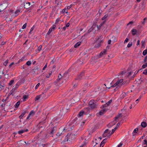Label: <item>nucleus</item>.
<instances>
[{"instance_id":"1","label":"nucleus","mask_w":147,"mask_h":147,"mask_svg":"<svg viewBox=\"0 0 147 147\" xmlns=\"http://www.w3.org/2000/svg\"><path fill=\"white\" fill-rule=\"evenodd\" d=\"M120 116V115L119 114L115 118L114 120L107 125V126L109 128H110L115 125L116 123L117 122V120L118 119L119 117Z\"/></svg>"},{"instance_id":"2","label":"nucleus","mask_w":147,"mask_h":147,"mask_svg":"<svg viewBox=\"0 0 147 147\" xmlns=\"http://www.w3.org/2000/svg\"><path fill=\"white\" fill-rule=\"evenodd\" d=\"M67 129L65 127H64L63 129L61 127L59 128V131L57 133L56 135L57 136L59 137L61 135L64 134L66 131Z\"/></svg>"},{"instance_id":"3","label":"nucleus","mask_w":147,"mask_h":147,"mask_svg":"<svg viewBox=\"0 0 147 147\" xmlns=\"http://www.w3.org/2000/svg\"><path fill=\"white\" fill-rule=\"evenodd\" d=\"M56 129L57 127H54L51 128V131L49 132L50 134V136L53 137V134L56 132Z\"/></svg>"},{"instance_id":"4","label":"nucleus","mask_w":147,"mask_h":147,"mask_svg":"<svg viewBox=\"0 0 147 147\" xmlns=\"http://www.w3.org/2000/svg\"><path fill=\"white\" fill-rule=\"evenodd\" d=\"M107 110L105 108L102 109L98 113H97V115H103L107 111Z\"/></svg>"},{"instance_id":"5","label":"nucleus","mask_w":147,"mask_h":147,"mask_svg":"<svg viewBox=\"0 0 147 147\" xmlns=\"http://www.w3.org/2000/svg\"><path fill=\"white\" fill-rule=\"evenodd\" d=\"M30 3L29 2H25L24 3V7L25 8H26V9L30 7Z\"/></svg>"},{"instance_id":"6","label":"nucleus","mask_w":147,"mask_h":147,"mask_svg":"<svg viewBox=\"0 0 147 147\" xmlns=\"http://www.w3.org/2000/svg\"><path fill=\"white\" fill-rule=\"evenodd\" d=\"M20 12V10L19 9H18L16 11L14 12L13 13L12 15L14 17L17 16L19 15Z\"/></svg>"},{"instance_id":"7","label":"nucleus","mask_w":147,"mask_h":147,"mask_svg":"<svg viewBox=\"0 0 147 147\" xmlns=\"http://www.w3.org/2000/svg\"><path fill=\"white\" fill-rule=\"evenodd\" d=\"M6 7L4 4H2L0 5V12L3 11Z\"/></svg>"},{"instance_id":"8","label":"nucleus","mask_w":147,"mask_h":147,"mask_svg":"<svg viewBox=\"0 0 147 147\" xmlns=\"http://www.w3.org/2000/svg\"><path fill=\"white\" fill-rule=\"evenodd\" d=\"M84 76V73L82 72L78 76L77 80H80L82 79L83 78H84L83 77Z\"/></svg>"},{"instance_id":"9","label":"nucleus","mask_w":147,"mask_h":147,"mask_svg":"<svg viewBox=\"0 0 147 147\" xmlns=\"http://www.w3.org/2000/svg\"><path fill=\"white\" fill-rule=\"evenodd\" d=\"M126 72L125 71H123L121 72L118 74V76H120V78L122 77L123 76H125Z\"/></svg>"},{"instance_id":"10","label":"nucleus","mask_w":147,"mask_h":147,"mask_svg":"<svg viewBox=\"0 0 147 147\" xmlns=\"http://www.w3.org/2000/svg\"><path fill=\"white\" fill-rule=\"evenodd\" d=\"M109 130L108 129H106L103 135V136L104 137H105L107 136L108 137V136H109V134H107V133L109 132Z\"/></svg>"},{"instance_id":"11","label":"nucleus","mask_w":147,"mask_h":147,"mask_svg":"<svg viewBox=\"0 0 147 147\" xmlns=\"http://www.w3.org/2000/svg\"><path fill=\"white\" fill-rule=\"evenodd\" d=\"M117 129V127H115L114 129H112V132L111 133H110V131L109 132V136H108V137L109 138L110 137L111 135L112 134H113L114 133V132Z\"/></svg>"},{"instance_id":"12","label":"nucleus","mask_w":147,"mask_h":147,"mask_svg":"<svg viewBox=\"0 0 147 147\" xmlns=\"http://www.w3.org/2000/svg\"><path fill=\"white\" fill-rule=\"evenodd\" d=\"M17 89L13 88L10 92V94L13 96L14 94H15V92L17 91Z\"/></svg>"},{"instance_id":"13","label":"nucleus","mask_w":147,"mask_h":147,"mask_svg":"<svg viewBox=\"0 0 147 147\" xmlns=\"http://www.w3.org/2000/svg\"><path fill=\"white\" fill-rule=\"evenodd\" d=\"M102 40H101L99 43H98L97 45H95V47L96 48H97L101 46V43H102Z\"/></svg>"},{"instance_id":"14","label":"nucleus","mask_w":147,"mask_h":147,"mask_svg":"<svg viewBox=\"0 0 147 147\" xmlns=\"http://www.w3.org/2000/svg\"><path fill=\"white\" fill-rule=\"evenodd\" d=\"M90 107L91 108V109H93L96 108L97 105L95 103H94L90 106Z\"/></svg>"},{"instance_id":"15","label":"nucleus","mask_w":147,"mask_h":147,"mask_svg":"<svg viewBox=\"0 0 147 147\" xmlns=\"http://www.w3.org/2000/svg\"><path fill=\"white\" fill-rule=\"evenodd\" d=\"M42 94H41L38 96H37L35 98V100H38L40 98H42Z\"/></svg>"},{"instance_id":"16","label":"nucleus","mask_w":147,"mask_h":147,"mask_svg":"<svg viewBox=\"0 0 147 147\" xmlns=\"http://www.w3.org/2000/svg\"><path fill=\"white\" fill-rule=\"evenodd\" d=\"M106 141V139L104 140L101 142L100 144V147H103Z\"/></svg>"},{"instance_id":"17","label":"nucleus","mask_w":147,"mask_h":147,"mask_svg":"<svg viewBox=\"0 0 147 147\" xmlns=\"http://www.w3.org/2000/svg\"><path fill=\"white\" fill-rule=\"evenodd\" d=\"M28 131V129H24V130H20L18 132V133L19 134H21L25 132H27Z\"/></svg>"},{"instance_id":"18","label":"nucleus","mask_w":147,"mask_h":147,"mask_svg":"<svg viewBox=\"0 0 147 147\" xmlns=\"http://www.w3.org/2000/svg\"><path fill=\"white\" fill-rule=\"evenodd\" d=\"M127 94V93H126L125 92L122 93L121 95L120 98L122 99L124 98L126 96Z\"/></svg>"},{"instance_id":"19","label":"nucleus","mask_w":147,"mask_h":147,"mask_svg":"<svg viewBox=\"0 0 147 147\" xmlns=\"http://www.w3.org/2000/svg\"><path fill=\"white\" fill-rule=\"evenodd\" d=\"M84 110H82L80 111L78 114V116L80 117L83 115V114L84 113Z\"/></svg>"},{"instance_id":"20","label":"nucleus","mask_w":147,"mask_h":147,"mask_svg":"<svg viewBox=\"0 0 147 147\" xmlns=\"http://www.w3.org/2000/svg\"><path fill=\"white\" fill-rule=\"evenodd\" d=\"M81 42H77L74 45V47L76 48L79 47L81 44Z\"/></svg>"},{"instance_id":"21","label":"nucleus","mask_w":147,"mask_h":147,"mask_svg":"<svg viewBox=\"0 0 147 147\" xmlns=\"http://www.w3.org/2000/svg\"><path fill=\"white\" fill-rule=\"evenodd\" d=\"M20 85V83L18 82L16 84L13 86V88L17 89V88H18L19 86Z\"/></svg>"},{"instance_id":"22","label":"nucleus","mask_w":147,"mask_h":147,"mask_svg":"<svg viewBox=\"0 0 147 147\" xmlns=\"http://www.w3.org/2000/svg\"><path fill=\"white\" fill-rule=\"evenodd\" d=\"M141 126L143 127H146L147 124L146 122H143L141 123Z\"/></svg>"},{"instance_id":"23","label":"nucleus","mask_w":147,"mask_h":147,"mask_svg":"<svg viewBox=\"0 0 147 147\" xmlns=\"http://www.w3.org/2000/svg\"><path fill=\"white\" fill-rule=\"evenodd\" d=\"M5 86L4 84H2V82H0V88H1V90H2L4 89V87Z\"/></svg>"},{"instance_id":"24","label":"nucleus","mask_w":147,"mask_h":147,"mask_svg":"<svg viewBox=\"0 0 147 147\" xmlns=\"http://www.w3.org/2000/svg\"><path fill=\"white\" fill-rule=\"evenodd\" d=\"M131 32H132V34L133 35H135L137 32V30L135 29H133L132 30Z\"/></svg>"},{"instance_id":"25","label":"nucleus","mask_w":147,"mask_h":147,"mask_svg":"<svg viewBox=\"0 0 147 147\" xmlns=\"http://www.w3.org/2000/svg\"><path fill=\"white\" fill-rule=\"evenodd\" d=\"M94 102L95 101L94 100H91L88 103V105L89 106H90L91 105L94 103Z\"/></svg>"},{"instance_id":"26","label":"nucleus","mask_w":147,"mask_h":147,"mask_svg":"<svg viewBox=\"0 0 147 147\" xmlns=\"http://www.w3.org/2000/svg\"><path fill=\"white\" fill-rule=\"evenodd\" d=\"M20 101H18L17 102L16 104L15 105V107L16 108H17L18 107V106L20 105Z\"/></svg>"},{"instance_id":"27","label":"nucleus","mask_w":147,"mask_h":147,"mask_svg":"<svg viewBox=\"0 0 147 147\" xmlns=\"http://www.w3.org/2000/svg\"><path fill=\"white\" fill-rule=\"evenodd\" d=\"M123 79H121L120 80H118L116 82L118 85L121 84L123 82Z\"/></svg>"},{"instance_id":"28","label":"nucleus","mask_w":147,"mask_h":147,"mask_svg":"<svg viewBox=\"0 0 147 147\" xmlns=\"http://www.w3.org/2000/svg\"><path fill=\"white\" fill-rule=\"evenodd\" d=\"M108 105L106 103L105 104L102 105L100 107L101 108H106L108 107Z\"/></svg>"},{"instance_id":"29","label":"nucleus","mask_w":147,"mask_h":147,"mask_svg":"<svg viewBox=\"0 0 147 147\" xmlns=\"http://www.w3.org/2000/svg\"><path fill=\"white\" fill-rule=\"evenodd\" d=\"M105 22V21L104 22H103L102 23L99 25V26H97V28L98 29H100V27L103 25V24Z\"/></svg>"},{"instance_id":"30","label":"nucleus","mask_w":147,"mask_h":147,"mask_svg":"<svg viewBox=\"0 0 147 147\" xmlns=\"http://www.w3.org/2000/svg\"><path fill=\"white\" fill-rule=\"evenodd\" d=\"M132 42H129L128 44L127 47L128 48L130 47L132 45Z\"/></svg>"},{"instance_id":"31","label":"nucleus","mask_w":147,"mask_h":147,"mask_svg":"<svg viewBox=\"0 0 147 147\" xmlns=\"http://www.w3.org/2000/svg\"><path fill=\"white\" fill-rule=\"evenodd\" d=\"M142 47H145V42L144 41L142 40Z\"/></svg>"},{"instance_id":"32","label":"nucleus","mask_w":147,"mask_h":147,"mask_svg":"<svg viewBox=\"0 0 147 147\" xmlns=\"http://www.w3.org/2000/svg\"><path fill=\"white\" fill-rule=\"evenodd\" d=\"M147 145V140H144L142 143V145Z\"/></svg>"},{"instance_id":"33","label":"nucleus","mask_w":147,"mask_h":147,"mask_svg":"<svg viewBox=\"0 0 147 147\" xmlns=\"http://www.w3.org/2000/svg\"><path fill=\"white\" fill-rule=\"evenodd\" d=\"M50 136V134L49 132L47 134H45V138H47L49 136Z\"/></svg>"},{"instance_id":"34","label":"nucleus","mask_w":147,"mask_h":147,"mask_svg":"<svg viewBox=\"0 0 147 147\" xmlns=\"http://www.w3.org/2000/svg\"><path fill=\"white\" fill-rule=\"evenodd\" d=\"M112 99L110 100L108 102H107L106 103L108 106H109V105H110L112 102Z\"/></svg>"},{"instance_id":"35","label":"nucleus","mask_w":147,"mask_h":147,"mask_svg":"<svg viewBox=\"0 0 147 147\" xmlns=\"http://www.w3.org/2000/svg\"><path fill=\"white\" fill-rule=\"evenodd\" d=\"M147 53V49L144 50L143 52V55L144 56Z\"/></svg>"},{"instance_id":"36","label":"nucleus","mask_w":147,"mask_h":147,"mask_svg":"<svg viewBox=\"0 0 147 147\" xmlns=\"http://www.w3.org/2000/svg\"><path fill=\"white\" fill-rule=\"evenodd\" d=\"M28 97L26 95H24L23 96V101H24L26 100V99Z\"/></svg>"},{"instance_id":"37","label":"nucleus","mask_w":147,"mask_h":147,"mask_svg":"<svg viewBox=\"0 0 147 147\" xmlns=\"http://www.w3.org/2000/svg\"><path fill=\"white\" fill-rule=\"evenodd\" d=\"M108 15L107 14H106L105 15V16L103 17L102 18V20H105V19L107 18V17H108Z\"/></svg>"},{"instance_id":"38","label":"nucleus","mask_w":147,"mask_h":147,"mask_svg":"<svg viewBox=\"0 0 147 147\" xmlns=\"http://www.w3.org/2000/svg\"><path fill=\"white\" fill-rule=\"evenodd\" d=\"M14 80H11L10 82L8 84L9 85V86H11V85H12L13 84V83L14 82Z\"/></svg>"},{"instance_id":"39","label":"nucleus","mask_w":147,"mask_h":147,"mask_svg":"<svg viewBox=\"0 0 147 147\" xmlns=\"http://www.w3.org/2000/svg\"><path fill=\"white\" fill-rule=\"evenodd\" d=\"M52 31V28H50L49 30V31L48 32H47V34H48V35H49V34L50 33H51V32Z\"/></svg>"},{"instance_id":"40","label":"nucleus","mask_w":147,"mask_h":147,"mask_svg":"<svg viewBox=\"0 0 147 147\" xmlns=\"http://www.w3.org/2000/svg\"><path fill=\"white\" fill-rule=\"evenodd\" d=\"M147 66V63H146L143 64L142 66V67L143 68H145Z\"/></svg>"},{"instance_id":"41","label":"nucleus","mask_w":147,"mask_h":147,"mask_svg":"<svg viewBox=\"0 0 147 147\" xmlns=\"http://www.w3.org/2000/svg\"><path fill=\"white\" fill-rule=\"evenodd\" d=\"M31 62L30 61H28L26 63V64L28 66H29L31 65Z\"/></svg>"},{"instance_id":"42","label":"nucleus","mask_w":147,"mask_h":147,"mask_svg":"<svg viewBox=\"0 0 147 147\" xmlns=\"http://www.w3.org/2000/svg\"><path fill=\"white\" fill-rule=\"evenodd\" d=\"M143 74L144 75H146L147 74V69H145L143 72Z\"/></svg>"},{"instance_id":"43","label":"nucleus","mask_w":147,"mask_h":147,"mask_svg":"<svg viewBox=\"0 0 147 147\" xmlns=\"http://www.w3.org/2000/svg\"><path fill=\"white\" fill-rule=\"evenodd\" d=\"M94 28V27H93V26H92L91 27V28L88 30V32H90Z\"/></svg>"},{"instance_id":"44","label":"nucleus","mask_w":147,"mask_h":147,"mask_svg":"<svg viewBox=\"0 0 147 147\" xmlns=\"http://www.w3.org/2000/svg\"><path fill=\"white\" fill-rule=\"evenodd\" d=\"M8 63V60H7L5 61L3 63V64L5 66H6L7 64Z\"/></svg>"},{"instance_id":"45","label":"nucleus","mask_w":147,"mask_h":147,"mask_svg":"<svg viewBox=\"0 0 147 147\" xmlns=\"http://www.w3.org/2000/svg\"><path fill=\"white\" fill-rule=\"evenodd\" d=\"M42 46L41 45H40L38 48V51H40L42 49Z\"/></svg>"},{"instance_id":"46","label":"nucleus","mask_w":147,"mask_h":147,"mask_svg":"<svg viewBox=\"0 0 147 147\" xmlns=\"http://www.w3.org/2000/svg\"><path fill=\"white\" fill-rule=\"evenodd\" d=\"M62 12L63 13L64 12H65L66 13H68L67 9H63L62 11Z\"/></svg>"},{"instance_id":"47","label":"nucleus","mask_w":147,"mask_h":147,"mask_svg":"<svg viewBox=\"0 0 147 147\" xmlns=\"http://www.w3.org/2000/svg\"><path fill=\"white\" fill-rule=\"evenodd\" d=\"M138 128H136L133 131V133H136L137 132V131H138Z\"/></svg>"},{"instance_id":"48","label":"nucleus","mask_w":147,"mask_h":147,"mask_svg":"<svg viewBox=\"0 0 147 147\" xmlns=\"http://www.w3.org/2000/svg\"><path fill=\"white\" fill-rule=\"evenodd\" d=\"M26 112L25 111H24L23 112L21 115V117H22L25 114Z\"/></svg>"},{"instance_id":"49","label":"nucleus","mask_w":147,"mask_h":147,"mask_svg":"<svg viewBox=\"0 0 147 147\" xmlns=\"http://www.w3.org/2000/svg\"><path fill=\"white\" fill-rule=\"evenodd\" d=\"M51 74L52 72H51V73H49V75H47L46 76V77L47 78H49L50 77V76L51 75Z\"/></svg>"},{"instance_id":"50","label":"nucleus","mask_w":147,"mask_h":147,"mask_svg":"<svg viewBox=\"0 0 147 147\" xmlns=\"http://www.w3.org/2000/svg\"><path fill=\"white\" fill-rule=\"evenodd\" d=\"M68 135L67 136H66L65 139L64 140V141H63L64 142H65L66 141H68Z\"/></svg>"},{"instance_id":"51","label":"nucleus","mask_w":147,"mask_h":147,"mask_svg":"<svg viewBox=\"0 0 147 147\" xmlns=\"http://www.w3.org/2000/svg\"><path fill=\"white\" fill-rule=\"evenodd\" d=\"M14 64V62L11 63L9 66V68H10L12 65H13Z\"/></svg>"},{"instance_id":"52","label":"nucleus","mask_w":147,"mask_h":147,"mask_svg":"<svg viewBox=\"0 0 147 147\" xmlns=\"http://www.w3.org/2000/svg\"><path fill=\"white\" fill-rule=\"evenodd\" d=\"M86 143L84 142V143L82 144L79 147H83V146L86 144Z\"/></svg>"},{"instance_id":"53","label":"nucleus","mask_w":147,"mask_h":147,"mask_svg":"<svg viewBox=\"0 0 147 147\" xmlns=\"http://www.w3.org/2000/svg\"><path fill=\"white\" fill-rule=\"evenodd\" d=\"M144 62H146L147 61V56H146L143 60Z\"/></svg>"},{"instance_id":"54","label":"nucleus","mask_w":147,"mask_h":147,"mask_svg":"<svg viewBox=\"0 0 147 147\" xmlns=\"http://www.w3.org/2000/svg\"><path fill=\"white\" fill-rule=\"evenodd\" d=\"M26 23H25L23 26L22 27V28L23 29H25L26 28Z\"/></svg>"},{"instance_id":"55","label":"nucleus","mask_w":147,"mask_h":147,"mask_svg":"<svg viewBox=\"0 0 147 147\" xmlns=\"http://www.w3.org/2000/svg\"><path fill=\"white\" fill-rule=\"evenodd\" d=\"M104 55L103 53L102 52H101L99 54V58L101 57L103 55Z\"/></svg>"},{"instance_id":"56","label":"nucleus","mask_w":147,"mask_h":147,"mask_svg":"<svg viewBox=\"0 0 147 147\" xmlns=\"http://www.w3.org/2000/svg\"><path fill=\"white\" fill-rule=\"evenodd\" d=\"M40 85V84L39 83H38L36 85V86L35 87V89H37L38 87V86H39V85Z\"/></svg>"},{"instance_id":"57","label":"nucleus","mask_w":147,"mask_h":147,"mask_svg":"<svg viewBox=\"0 0 147 147\" xmlns=\"http://www.w3.org/2000/svg\"><path fill=\"white\" fill-rule=\"evenodd\" d=\"M118 85L117 84V83L116 82V83H115L113 85H112V86L111 87H116L117 85Z\"/></svg>"},{"instance_id":"58","label":"nucleus","mask_w":147,"mask_h":147,"mask_svg":"<svg viewBox=\"0 0 147 147\" xmlns=\"http://www.w3.org/2000/svg\"><path fill=\"white\" fill-rule=\"evenodd\" d=\"M106 52H107V51L106 49H104V50L103 51H102L101 52H102L105 55V54L106 53Z\"/></svg>"},{"instance_id":"59","label":"nucleus","mask_w":147,"mask_h":147,"mask_svg":"<svg viewBox=\"0 0 147 147\" xmlns=\"http://www.w3.org/2000/svg\"><path fill=\"white\" fill-rule=\"evenodd\" d=\"M128 39L127 38H126L125 40L124 41V43H125L127 42L128 41Z\"/></svg>"},{"instance_id":"60","label":"nucleus","mask_w":147,"mask_h":147,"mask_svg":"<svg viewBox=\"0 0 147 147\" xmlns=\"http://www.w3.org/2000/svg\"><path fill=\"white\" fill-rule=\"evenodd\" d=\"M59 20H60L59 18L57 19L56 20L55 23L56 24L58 22H59Z\"/></svg>"},{"instance_id":"61","label":"nucleus","mask_w":147,"mask_h":147,"mask_svg":"<svg viewBox=\"0 0 147 147\" xmlns=\"http://www.w3.org/2000/svg\"><path fill=\"white\" fill-rule=\"evenodd\" d=\"M56 27V26L55 25H53V26H52V27L51 28H52V30H54L55 29V28Z\"/></svg>"},{"instance_id":"62","label":"nucleus","mask_w":147,"mask_h":147,"mask_svg":"<svg viewBox=\"0 0 147 147\" xmlns=\"http://www.w3.org/2000/svg\"><path fill=\"white\" fill-rule=\"evenodd\" d=\"M123 145V144L122 143H120L118 145L117 147H121V146L122 145Z\"/></svg>"},{"instance_id":"63","label":"nucleus","mask_w":147,"mask_h":147,"mask_svg":"<svg viewBox=\"0 0 147 147\" xmlns=\"http://www.w3.org/2000/svg\"><path fill=\"white\" fill-rule=\"evenodd\" d=\"M147 20L146 18H144L143 21L142 22V23L143 24H144L145 22V21Z\"/></svg>"},{"instance_id":"64","label":"nucleus","mask_w":147,"mask_h":147,"mask_svg":"<svg viewBox=\"0 0 147 147\" xmlns=\"http://www.w3.org/2000/svg\"><path fill=\"white\" fill-rule=\"evenodd\" d=\"M120 124H121L119 122V123H118L117 124V126L116 127H117H117H119V126L120 125Z\"/></svg>"}]
</instances>
